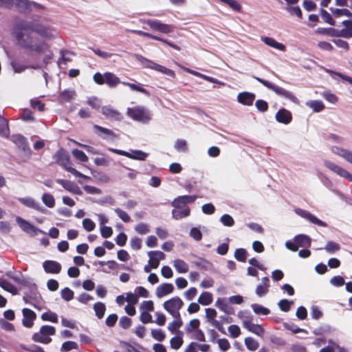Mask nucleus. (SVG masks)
Returning a JSON list of instances; mask_svg holds the SVG:
<instances>
[{
  "mask_svg": "<svg viewBox=\"0 0 352 352\" xmlns=\"http://www.w3.org/2000/svg\"><path fill=\"white\" fill-rule=\"evenodd\" d=\"M61 298L66 301H69L74 298V293L69 287H65L60 292Z\"/></svg>",
  "mask_w": 352,
  "mask_h": 352,
  "instance_id": "39",
  "label": "nucleus"
},
{
  "mask_svg": "<svg viewBox=\"0 0 352 352\" xmlns=\"http://www.w3.org/2000/svg\"><path fill=\"white\" fill-rule=\"evenodd\" d=\"M83 189L88 194L99 195L102 193V190L100 188L89 185L84 186Z\"/></svg>",
  "mask_w": 352,
  "mask_h": 352,
  "instance_id": "52",
  "label": "nucleus"
},
{
  "mask_svg": "<svg viewBox=\"0 0 352 352\" xmlns=\"http://www.w3.org/2000/svg\"><path fill=\"white\" fill-rule=\"evenodd\" d=\"M42 201L48 208H54L55 206V199L53 195L47 192L43 195Z\"/></svg>",
  "mask_w": 352,
  "mask_h": 352,
  "instance_id": "34",
  "label": "nucleus"
},
{
  "mask_svg": "<svg viewBox=\"0 0 352 352\" xmlns=\"http://www.w3.org/2000/svg\"><path fill=\"white\" fill-rule=\"evenodd\" d=\"M87 102L89 106L96 110L99 109L101 105L100 100L96 97L89 98Z\"/></svg>",
  "mask_w": 352,
  "mask_h": 352,
  "instance_id": "50",
  "label": "nucleus"
},
{
  "mask_svg": "<svg viewBox=\"0 0 352 352\" xmlns=\"http://www.w3.org/2000/svg\"><path fill=\"white\" fill-rule=\"evenodd\" d=\"M174 290V286L170 283H162L156 289V296L158 298H162L167 294L172 293Z\"/></svg>",
  "mask_w": 352,
  "mask_h": 352,
  "instance_id": "20",
  "label": "nucleus"
},
{
  "mask_svg": "<svg viewBox=\"0 0 352 352\" xmlns=\"http://www.w3.org/2000/svg\"><path fill=\"white\" fill-rule=\"evenodd\" d=\"M340 249V246L338 243L329 241L325 246V250L330 253H333Z\"/></svg>",
  "mask_w": 352,
  "mask_h": 352,
  "instance_id": "61",
  "label": "nucleus"
},
{
  "mask_svg": "<svg viewBox=\"0 0 352 352\" xmlns=\"http://www.w3.org/2000/svg\"><path fill=\"white\" fill-rule=\"evenodd\" d=\"M100 233H101V236L103 238H109V237L111 236V235L113 234V230L109 226H104L100 228Z\"/></svg>",
  "mask_w": 352,
  "mask_h": 352,
  "instance_id": "62",
  "label": "nucleus"
},
{
  "mask_svg": "<svg viewBox=\"0 0 352 352\" xmlns=\"http://www.w3.org/2000/svg\"><path fill=\"white\" fill-rule=\"evenodd\" d=\"M164 309L169 312L175 319L173 322L169 324L168 329L171 331H176V298H172L171 299L164 302Z\"/></svg>",
  "mask_w": 352,
  "mask_h": 352,
  "instance_id": "8",
  "label": "nucleus"
},
{
  "mask_svg": "<svg viewBox=\"0 0 352 352\" xmlns=\"http://www.w3.org/2000/svg\"><path fill=\"white\" fill-rule=\"evenodd\" d=\"M342 25L345 27L344 29L340 30L341 32H346L347 36H343L344 38H351L352 37V21L350 20H344L342 21Z\"/></svg>",
  "mask_w": 352,
  "mask_h": 352,
  "instance_id": "38",
  "label": "nucleus"
},
{
  "mask_svg": "<svg viewBox=\"0 0 352 352\" xmlns=\"http://www.w3.org/2000/svg\"><path fill=\"white\" fill-rule=\"evenodd\" d=\"M20 118L26 122H33L34 120L32 112L28 109H25L23 110Z\"/></svg>",
  "mask_w": 352,
  "mask_h": 352,
  "instance_id": "44",
  "label": "nucleus"
},
{
  "mask_svg": "<svg viewBox=\"0 0 352 352\" xmlns=\"http://www.w3.org/2000/svg\"><path fill=\"white\" fill-rule=\"evenodd\" d=\"M0 287L13 295L17 294V288L11 283L5 279L0 278Z\"/></svg>",
  "mask_w": 352,
  "mask_h": 352,
  "instance_id": "28",
  "label": "nucleus"
},
{
  "mask_svg": "<svg viewBox=\"0 0 352 352\" xmlns=\"http://www.w3.org/2000/svg\"><path fill=\"white\" fill-rule=\"evenodd\" d=\"M149 256L148 265L153 268L156 269L160 265V260L165 258V254L161 251H150L148 252Z\"/></svg>",
  "mask_w": 352,
  "mask_h": 352,
  "instance_id": "12",
  "label": "nucleus"
},
{
  "mask_svg": "<svg viewBox=\"0 0 352 352\" xmlns=\"http://www.w3.org/2000/svg\"><path fill=\"white\" fill-rule=\"evenodd\" d=\"M253 311L256 314L267 315L270 313V310L258 304H252L251 305Z\"/></svg>",
  "mask_w": 352,
  "mask_h": 352,
  "instance_id": "43",
  "label": "nucleus"
},
{
  "mask_svg": "<svg viewBox=\"0 0 352 352\" xmlns=\"http://www.w3.org/2000/svg\"><path fill=\"white\" fill-rule=\"evenodd\" d=\"M115 212L124 222L128 223L131 221L130 216L122 209L116 208L115 209Z\"/></svg>",
  "mask_w": 352,
  "mask_h": 352,
  "instance_id": "51",
  "label": "nucleus"
},
{
  "mask_svg": "<svg viewBox=\"0 0 352 352\" xmlns=\"http://www.w3.org/2000/svg\"><path fill=\"white\" fill-rule=\"evenodd\" d=\"M56 164L63 167L65 170L72 173L74 170L72 167V163L70 160V157L67 152L64 148L58 150L54 157Z\"/></svg>",
  "mask_w": 352,
  "mask_h": 352,
  "instance_id": "4",
  "label": "nucleus"
},
{
  "mask_svg": "<svg viewBox=\"0 0 352 352\" xmlns=\"http://www.w3.org/2000/svg\"><path fill=\"white\" fill-rule=\"evenodd\" d=\"M270 285H258L256 288V294L259 296L261 297L266 294L268 292Z\"/></svg>",
  "mask_w": 352,
  "mask_h": 352,
  "instance_id": "54",
  "label": "nucleus"
},
{
  "mask_svg": "<svg viewBox=\"0 0 352 352\" xmlns=\"http://www.w3.org/2000/svg\"><path fill=\"white\" fill-rule=\"evenodd\" d=\"M23 318L22 320V324L27 328H31L34 324V321L36 318V314L32 310L24 308L22 310Z\"/></svg>",
  "mask_w": 352,
  "mask_h": 352,
  "instance_id": "14",
  "label": "nucleus"
},
{
  "mask_svg": "<svg viewBox=\"0 0 352 352\" xmlns=\"http://www.w3.org/2000/svg\"><path fill=\"white\" fill-rule=\"evenodd\" d=\"M58 282L55 279H50L47 282V287L49 290L55 292L58 289Z\"/></svg>",
  "mask_w": 352,
  "mask_h": 352,
  "instance_id": "64",
  "label": "nucleus"
},
{
  "mask_svg": "<svg viewBox=\"0 0 352 352\" xmlns=\"http://www.w3.org/2000/svg\"><path fill=\"white\" fill-rule=\"evenodd\" d=\"M263 42L269 47L274 48L280 52H285L286 47L284 44L278 42L272 37L270 36H263L261 38Z\"/></svg>",
  "mask_w": 352,
  "mask_h": 352,
  "instance_id": "18",
  "label": "nucleus"
},
{
  "mask_svg": "<svg viewBox=\"0 0 352 352\" xmlns=\"http://www.w3.org/2000/svg\"><path fill=\"white\" fill-rule=\"evenodd\" d=\"M19 201L23 204L24 206L35 209L38 211L43 212L45 209L42 208L38 203H36L34 199L30 197L21 198L19 199Z\"/></svg>",
  "mask_w": 352,
  "mask_h": 352,
  "instance_id": "25",
  "label": "nucleus"
},
{
  "mask_svg": "<svg viewBox=\"0 0 352 352\" xmlns=\"http://www.w3.org/2000/svg\"><path fill=\"white\" fill-rule=\"evenodd\" d=\"M126 300L130 305H135L138 302V296L131 292L126 293Z\"/></svg>",
  "mask_w": 352,
  "mask_h": 352,
  "instance_id": "63",
  "label": "nucleus"
},
{
  "mask_svg": "<svg viewBox=\"0 0 352 352\" xmlns=\"http://www.w3.org/2000/svg\"><path fill=\"white\" fill-rule=\"evenodd\" d=\"M321 16L324 22L331 25H335V21L331 14L326 10H322Z\"/></svg>",
  "mask_w": 352,
  "mask_h": 352,
  "instance_id": "60",
  "label": "nucleus"
},
{
  "mask_svg": "<svg viewBox=\"0 0 352 352\" xmlns=\"http://www.w3.org/2000/svg\"><path fill=\"white\" fill-rule=\"evenodd\" d=\"M11 140L23 151H26L29 148L26 138L21 134L13 135L11 138Z\"/></svg>",
  "mask_w": 352,
  "mask_h": 352,
  "instance_id": "19",
  "label": "nucleus"
},
{
  "mask_svg": "<svg viewBox=\"0 0 352 352\" xmlns=\"http://www.w3.org/2000/svg\"><path fill=\"white\" fill-rule=\"evenodd\" d=\"M94 128L97 131L98 135L102 139L113 142L118 140L119 136L111 129L95 124Z\"/></svg>",
  "mask_w": 352,
  "mask_h": 352,
  "instance_id": "9",
  "label": "nucleus"
},
{
  "mask_svg": "<svg viewBox=\"0 0 352 352\" xmlns=\"http://www.w3.org/2000/svg\"><path fill=\"white\" fill-rule=\"evenodd\" d=\"M188 72L189 73L195 75V76H199V77L204 78V80H208V81H209L210 82L218 83V84H220V85H224V83L219 82L216 79H214V78H213L212 77L204 75V74H200V73H199L197 72H195V71H193V70H190V69H188Z\"/></svg>",
  "mask_w": 352,
  "mask_h": 352,
  "instance_id": "41",
  "label": "nucleus"
},
{
  "mask_svg": "<svg viewBox=\"0 0 352 352\" xmlns=\"http://www.w3.org/2000/svg\"><path fill=\"white\" fill-rule=\"evenodd\" d=\"M101 112L106 118L110 120L120 121L123 118L122 113L111 105L102 107Z\"/></svg>",
  "mask_w": 352,
  "mask_h": 352,
  "instance_id": "11",
  "label": "nucleus"
},
{
  "mask_svg": "<svg viewBox=\"0 0 352 352\" xmlns=\"http://www.w3.org/2000/svg\"><path fill=\"white\" fill-rule=\"evenodd\" d=\"M244 343L246 347L252 351H254L259 347V343L255 339L252 337H248L245 338Z\"/></svg>",
  "mask_w": 352,
  "mask_h": 352,
  "instance_id": "33",
  "label": "nucleus"
},
{
  "mask_svg": "<svg viewBox=\"0 0 352 352\" xmlns=\"http://www.w3.org/2000/svg\"><path fill=\"white\" fill-rule=\"evenodd\" d=\"M31 107L33 109H37L39 111H43L45 109V104L41 100L34 99L30 101Z\"/></svg>",
  "mask_w": 352,
  "mask_h": 352,
  "instance_id": "58",
  "label": "nucleus"
},
{
  "mask_svg": "<svg viewBox=\"0 0 352 352\" xmlns=\"http://www.w3.org/2000/svg\"><path fill=\"white\" fill-rule=\"evenodd\" d=\"M56 182L61 185L66 190L72 192L73 194L81 195L82 192L79 186L74 182L63 179H56Z\"/></svg>",
  "mask_w": 352,
  "mask_h": 352,
  "instance_id": "13",
  "label": "nucleus"
},
{
  "mask_svg": "<svg viewBox=\"0 0 352 352\" xmlns=\"http://www.w3.org/2000/svg\"><path fill=\"white\" fill-rule=\"evenodd\" d=\"M228 329L230 336L234 338L239 337L241 334V329L237 325L232 324L228 327Z\"/></svg>",
  "mask_w": 352,
  "mask_h": 352,
  "instance_id": "49",
  "label": "nucleus"
},
{
  "mask_svg": "<svg viewBox=\"0 0 352 352\" xmlns=\"http://www.w3.org/2000/svg\"><path fill=\"white\" fill-rule=\"evenodd\" d=\"M127 241V236L124 232H120L116 238V244L119 246H124Z\"/></svg>",
  "mask_w": 352,
  "mask_h": 352,
  "instance_id": "57",
  "label": "nucleus"
},
{
  "mask_svg": "<svg viewBox=\"0 0 352 352\" xmlns=\"http://www.w3.org/2000/svg\"><path fill=\"white\" fill-rule=\"evenodd\" d=\"M131 319L127 316H122L119 321V325L124 329H129L131 325Z\"/></svg>",
  "mask_w": 352,
  "mask_h": 352,
  "instance_id": "48",
  "label": "nucleus"
},
{
  "mask_svg": "<svg viewBox=\"0 0 352 352\" xmlns=\"http://www.w3.org/2000/svg\"><path fill=\"white\" fill-rule=\"evenodd\" d=\"M13 6H15L20 12H30L32 10L31 1L29 0H14Z\"/></svg>",
  "mask_w": 352,
  "mask_h": 352,
  "instance_id": "24",
  "label": "nucleus"
},
{
  "mask_svg": "<svg viewBox=\"0 0 352 352\" xmlns=\"http://www.w3.org/2000/svg\"><path fill=\"white\" fill-rule=\"evenodd\" d=\"M146 23L152 30L159 31L162 33L167 34L171 31L170 27L168 25L162 23L158 20L148 19Z\"/></svg>",
  "mask_w": 352,
  "mask_h": 352,
  "instance_id": "17",
  "label": "nucleus"
},
{
  "mask_svg": "<svg viewBox=\"0 0 352 352\" xmlns=\"http://www.w3.org/2000/svg\"><path fill=\"white\" fill-rule=\"evenodd\" d=\"M127 115L133 120L146 122L150 120L148 111L142 107H135L127 109Z\"/></svg>",
  "mask_w": 352,
  "mask_h": 352,
  "instance_id": "5",
  "label": "nucleus"
},
{
  "mask_svg": "<svg viewBox=\"0 0 352 352\" xmlns=\"http://www.w3.org/2000/svg\"><path fill=\"white\" fill-rule=\"evenodd\" d=\"M224 3L228 5L234 10L239 12L241 9L240 4L236 0H221Z\"/></svg>",
  "mask_w": 352,
  "mask_h": 352,
  "instance_id": "55",
  "label": "nucleus"
},
{
  "mask_svg": "<svg viewBox=\"0 0 352 352\" xmlns=\"http://www.w3.org/2000/svg\"><path fill=\"white\" fill-rule=\"evenodd\" d=\"M331 11L332 14L337 18L341 17V16H346V17H351L352 16V13L346 8H331Z\"/></svg>",
  "mask_w": 352,
  "mask_h": 352,
  "instance_id": "31",
  "label": "nucleus"
},
{
  "mask_svg": "<svg viewBox=\"0 0 352 352\" xmlns=\"http://www.w3.org/2000/svg\"><path fill=\"white\" fill-rule=\"evenodd\" d=\"M93 80L99 85L106 84L110 88H114L121 83L120 78L110 72H104L103 74L96 72L93 76Z\"/></svg>",
  "mask_w": 352,
  "mask_h": 352,
  "instance_id": "2",
  "label": "nucleus"
},
{
  "mask_svg": "<svg viewBox=\"0 0 352 352\" xmlns=\"http://www.w3.org/2000/svg\"><path fill=\"white\" fill-rule=\"evenodd\" d=\"M255 99V95L250 92H242L237 96L238 102L244 105H252Z\"/></svg>",
  "mask_w": 352,
  "mask_h": 352,
  "instance_id": "23",
  "label": "nucleus"
},
{
  "mask_svg": "<svg viewBox=\"0 0 352 352\" xmlns=\"http://www.w3.org/2000/svg\"><path fill=\"white\" fill-rule=\"evenodd\" d=\"M276 119L279 122L289 124L292 119V113L288 110L282 109L276 113Z\"/></svg>",
  "mask_w": 352,
  "mask_h": 352,
  "instance_id": "22",
  "label": "nucleus"
},
{
  "mask_svg": "<svg viewBox=\"0 0 352 352\" xmlns=\"http://www.w3.org/2000/svg\"><path fill=\"white\" fill-rule=\"evenodd\" d=\"M43 267L45 272L48 274H58L62 269L61 265L58 262L52 260L44 261Z\"/></svg>",
  "mask_w": 352,
  "mask_h": 352,
  "instance_id": "15",
  "label": "nucleus"
},
{
  "mask_svg": "<svg viewBox=\"0 0 352 352\" xmlns=\"http://www.w3.org/2000/svg\"><path fill=\"white\" fill-rule=\"evenodd\" d=\"M332 151L335 154L342 157L352 164V152L340 147H334Z\"/></svg>",
  "mask_w": 352,
  "mask_h": 352,
  "instance_id": "26",
  "label": "nucleus"
},
{
  "mask_svg": "<svg viewBox=\"0 0 352 352\" xmlns=\"http://www.w3.org/2000/svg\"><path fill=\"white\" fill-rule=\"evenodd\" d=\"M307 106L313 109L315 112H320L324 108V104L318 100H311L306 103Z\"/></svg>",
  "mask_w": 352,
  "mask_h": 352,
  "instance_id": "36",
  "label": "nucleus"
},
{
  "mask_svg": "<svg viewBox=\"0 0 352 352\" xmlns=\"http://www.w3.org/2000/svg\"><path fill=\"white\" fill-rule=\"evenodd\" d=\"M54 32L53 28L37 21L21 20L12 28V35L22 47L37 53L48 49L49 45L45 40L54 38Z\"/></svg>",
  "mask_w": 352,
  "mask_h": 352,
  "instance_id": "1",
  "label": "nucleus"
},
{
  "mask_svg": "<svg viewBox=\"0 0 352 352\" xmlns=\"http://www.w3.org/2000/svg\"><path fill=\"white\" fill-rule=\"evenodd\" d=\"M94 309L96 313V316L99 319H101L104 317L105 311H106V307L103 302H96L94 305Z\"/></svg>",
  "mask_w": 352,
  "mask_h": 352,
  "instance_id": "30",
  "label": "nucleus"
},
{
  "mask_svg": "<svg viewBox=\"0 0 352 352\" xmlns=\"http://www.w3.org/2000/svg\"><path fill=\"white\" fill-rule=\"evenodd\" d=\"M41 318L43 321H49L53 323H57L58 321V315L51 311L43 313Z\"/></svg>",
  "mask_w": 352,
  "mask_h": 352,
  "instance_id": "29",
  "label": "nucleus"
},
{
  "mask_svg": "<svg viewBox=\"0 0 352 352\" xmlns=\"http://www.w3.org/2000/svg\"><path fill=\"white\" fill-rule=\"evenodd\" d=\"M56 334V328L50 325H43L38 332L34 333L32 336V340L35 342L42 344H50L52 338L50 337Z\"/></svg>",
  "mask_w": 352,
  "mask_h": 352,
  "instance_id": "3",
  "label": "nucleus"
},
{
  "mask_svg": "<svg viewBox=\"0 0 352 352\" xmlns=\"http://www.w3.org/2000/svg\"><path fill=\"white\" fill-rule=\"evenodd\" d=\"M78 348V344L76 342L73 341H66L63 343L61 346L62 351H69L72 349H76Z\"/></svg>",
  "mask_w": 352,
  "mask_h": 352,
  "instance_id": "42",
  "label": "nucleus"
},
{
  "mask_svg": "<svg viewBox=\"0 0 352 352\" xmlns=\"http://www.w3.org/2000/svg\"><path fill=\"white\" fill-rule=\"evenodd\" d=\"M322 33L331 36L343 37V36H347L346 32H341V30H336L333 28L326 29L322 31Z\"/></svg>",
  "mask_w": 352,
  "mask_h": 352,
  "instance_id": "40",
  "label": "nucleus"
},
{
  "mask_svg": "<svg viewBox=\"0 0 352 352\" xmlns=\"http://www.w3.org/2000/svg\"><path fill=\"white\" fill-rule=\"evenodd\" d=\"M295 212L297 214L307 219L312 223H314L316 225H318L320 226H324V227L327 226V224L324 222L320 221L316 217H315L314 215H313L312 214H311L310 212H309L306 210L298 208V209L295 210Z\"/></svg>",
  "mask_w": 352,
  "mask_h": 352,
  "instance_id": "16",
  "label": "nucleus"
},
{
  "mask_svg": "<svg viewBox=\"0 0 352 352\" xmlns=\"http://www.w3.org/2000/svg\"><path fill=\"white\" fill-rule=\"evenodd\" d=\"M76 95L74 90L65 89L60 93L58 96V101L60 103L68 102L74 98Z\"/></svg>",
  "mask_w": 352,
  "mask_h": 352,
  "instance_id": "27",
  "label": "nucleus"
},
{
  "mask_svg": "<svg viewBox=\"0 0 352 352\" xmlns=\"http://www.w3.org/2000/svg\"><path fill=\"white\" fill-rule=\"evenodd\" d=\"M135 230L140 234H146L149 232V229L148 226L146 223H138L135 228Z\"/></svg>",
  "mask_w": 352,
  "mask_h": 352,
  "instance_id": "53",
  "label": "nucleus"
},
{
  "mask_svg": "<svg viewBox=\"0 0 352 352\" xmlns=\"http://www.w3.org/2000/svg\"><path fill=\"white\" fill-rule=\"evenodd\" d=\"M130 245L133 250H138L142 248V240L137 236L133 237L130 241Z\"/></svg>",
  "mask_w": 352,
  "mask_h": 352,
  "instance_id": "59",
  "label": "nucleus"
},
{
  "mask_svg": "<svg viewBox=\"0 0 352 352\" xmlns=\"http://www.w3.org/2000/svg\"><path fill=\"white\" fill-rule=\"evenodd\" d=\"M108 151L120 155L125 156L130 159L138 160H145L146 158L148 157V153H144L140 150H134L132 151V153H129L127 151L117 148H108Z\"/></svg>",
  "mask_w": 352,
  "mask_h": 352,
  "instance_id": "6",
  "label": "nucleus"
},
{
  "mask_svg": "<svg viewBox=\"0 0 352 352\" xmlns=\"http://www.w3.org/2000/svg\"><path fill=\"white\" fill-rule=\"evenodd\" d=\"M243 325L248 331L256 334L258 336H262L264 333V329L259 324H254L248 320H243Z\"/></svg>",
  "mask_w": 352,
  "mask_h": 352,
  "instance_id": "21",
  "label": "nucleus"
},
{
  "mask_svg": "<svg viewBox=\"0 0 352 352\" xmlns=\"http://www.w3.org/2000/svg\"><path fill=\"white\" fill-rule=\"evenodd\" d=\"M255 78L256 80H258V82L262 83L263 85H265L267 88L273 90L277 94L284 96L286 98H288L289 99H290L294 102L298 103V100L297 99V98L296 96H294V95L291 94L290 93H289L288 91H285V89H283L279 87H277V86L272 84L271 82H270L267 80H265L263 79H261L260 78L256 77Z\"/></svg>",
  "mask_w": 352,
  "mask_h": 352,
  "instance_id": "7",
  "label": "nucleus"
},
{
  "mask_svg": "<svg viewBox=\"0 0 352 352\" xmlns=\"http://www.w3.org/2000/svg\"><path fill=\"white\" fill-rule=\"evenodd\" d=\"M324 165L337 175L352 182V175L343 168L329 160L324 161Z\"/></svg>",
  "mask_w": 352,
  "mask_h": 352,
  "instance_id": "10",
  "label": "nucleus"
},
{
  "mask_svg": "<svg viewBox=\"0 0 352 352\" xmlns=\"http://www.w3.org/2000/svg\"><path fill=\"white\" fill-rule=\"evenodd\" d=\"M72 153L76 160L81 162H87L89 160L88 157L81 150L74 148L72 150Z\"/></svg>",
  "mask_w": 352,
  "mask_h": 352,
  "instance_id": "35",
  "label": "nucleus"
},
{
  "mask_svg": "<svg viewBox=\"0 0 352 352\" xmlns=\"http://www.w3.org/2000/svg\"><path fill=\"white\" fill-rule=\"evenodd\" d=\"M82 226L87 231L91 232L94 230L96 224L91 219L86 218L82 220Z\"/></svg>",
  "mask_w": 352,
  "mask_h": 352,
  "instance_id": "46",
  "label": "nucleus"
},
{
  "mask_svg": "<svg viewBox=\"0 0 352 352\" xmlns=\"http://www.w3.org/2000/svg\"><path fill=\"white\" fill-rule=\"evenodd\" d=\"M152 337L158 341H163L165 339V334L162 329H153L151 331Z\"/></svg>",
  "mask_w": 352,
  "mask_h": 352,
  "instance_id": "47",
  "label": "nucleus"
},
{
  "mask_svg": "<svg viewBox=\"0 0 352 352\" xmlns=\"http://www.w3.org/2000/svg\"><path fill=\"white\" fill-rule=\"evenodd\" d=\"M18 220H20L23 223H24V227L23 228V229L27 232H36L37 231H39V232H42L41 230H38V228H36L34 226H33L32 224L30 223L29 222L22 219L20 217H18L17 218Z\"/></svg>",
  "mask_w": 352,
  "mask_h": 352,
  "instance_id": "45",
  "label": "nucleus"
},
{
  "mask_svg": "<svg viewBox=\"0 0 352 352\" xmlns=\"http://www.w3.org/2000/svg\"><path fill=\"white\" fill-rule=\"evenodd\" d=\"M198 301L203 305H208L212 302V296L209 292H204L200 295Z\"/></svg>",
  "mask_w": 352,
  "mask_h": 352,
  "instance_id": "37",
  "label": "nucleus"
},
{
  "mask_svg": "<svg viewBox=\"0 0 352 352\" xmlns=\"http://www.w3.org/2000/svg\"><path fill=\"white\" fill-rule=\"evenodd\" d=\"M294 242L300 247L309 246L311 239L307 235L300 234L295 237Z\"/></svg>",
  "mask_w": 352,
  "mask_h": 352,
  "instance_id": "32",
  "label": "nucleus"
},
{
  "mask_svg": "<svg viewBox=\"0 0 352 352\" xmlns=\"http://www.w3.org/2000/svg\"><path fill=\"white\" fill-rule=\"evenodd\" d=\"M118 320V316L116 314H112L108 316L105 320V324L109 327H113Z\"/></svg>",
  "mask_w": 352,
  "mask_h": 352,
  "instance_id": "56",
  "label": "nucleus"
}]
</instances>
